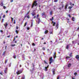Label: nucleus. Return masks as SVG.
Here are the masks:
<instances>
[{
    "instance_id": "obj_22",
    "label": "nucleus",
    "mask_w": 79,
    "mask_h": 79,
    "mask_svg": "<svg viewBox=\"0 0 79 79\" xmlns=\"http://www.w3.org/2000/svg\"><path fill=\"white\" fill-rule=\"evenodd\" d=\"M27 18H28V19H29V18H30V16H29V15H28L27 16Z\"/></svg>"
},
{
    "instance_id": "obj_28",
    "label": "nucleus",
    "mask_w": 79,
    "mask_h": 79,
    "mask_svg": "<svg viewBox=\"0 0 79 79\" xmlns=\"http://www.w3.org/2000/svg\"><path fill=\"white\" fill-rule=\"evenodd\" d=\"M45 71H48V69H47V67H45Z\"/></svg>"
},
{
    "instance_id": "obj_38",
    "label": "nucleus",
    "mask_w": 79,
    "mask_h": 79,
    "mask_svg": "<svg viewBox=\"0 0 79 79\" xmlns=\"http://www.w3.org/2000/svg\"><path fill=\"white\" fill-rule=\"evenodd\" d=\"M15 32L16 34H18V30H16Z\"/></svg>"
},
{
    "instance_id": "obj_51",
    "label": "nucleus",
    "mask_w": 79,
    "mask_h": 79,
    "mask_svg": "<svg viewBox=\"0 0 79 79\" xmlns=\"http://www.w3.org/2000/svg\"><path fill=\"white\" fill-rule=\"evenodd\" d=\"M60 79V77L58 76L57 78V79Z\"/></svg>"
},
{
    "instance_id": "obj_53",
    "label": "nucleus",
    "mask_w": 79,
    "mask_h": 79,
    "mask_svg": "<svg viewBox=\"0 0 79 79\" xmlns=\"http://www.w3.org/2000/svg\"><path fill=\"white\" fill-rule=\"evenodd\" d=\"M50 34H53V32L52 31H51L50 32Z\"/></svg>"
},
{
    "instance_id": "obj_61",
    "label": "nucleus",
    "mask_w": 79,
    "mask_h": 79,
    "mask_svg": "<svg viewBox=\"0 0 79 79\" xmlns=\"http://www.w3.org/2000/svg\"><path fill=\"white\" fill-rule=\"evenodd\" d=\"M7 37H8L9 38V37H10V35L7 36Z\"/></svg>"
},
{
    "instance_id": "obj_3",
    "label": "nucleus",
    "mask_w": 79,
    "mask_h": 79,
    "mask_svg": "<svg viewBox=\"0 0 79 79\" xmlns=\"http://www.w3.org/2000/svg\"><path fill=\"white\" fill-rule=\"evenodd\" d=\"M50 62H49V64H51V63L53 62V59H52V57L49 58Z\"/></svg>"
},
{
    "instance_id": "obj_27",
    "label": "nucleus",
    "mask_w": 79,
    "mask_h": 79,
    "mask_svg": "<svg viewBox=\"0 0 79 79\" xmlns=\"http://www.w3.org/2000/svg\"><path fill=\"white\" fill-rule=\"evenodd\" d=\"M68 58H70V57L69 56H67L66 57V59H67V60L68 59Z\"/></svg>"
},
{
    "instance_id": "obj_29",
    "label": "nucleus",
    "mask_w": 79,
    "mask_h": 79,
    "mask_svg": "<svg viewBox=\"0 0 79 79\" xmlns=\"http://www.w3.org/2000/svg\"><path fill=\"white\" fill-rule=\"evenodd\" d=\"M15 45H15V44H11V47H14V46H15Z\"/></svg>"
},
{
    "instance_id": "obj_18",
    "label": "nucleus",
    "mask_w": 79,
    "mask_h": 79,
    "mask_svg": "<svg viewBox=\"0 0 79 79\" xmlns=\"http://www.w3.org/2000/svg\"><path fill=\"white\" fill-rule=\"evenodd\" d=\"M53 19H54V18H53V17H52V19H50V21H52V20H53Z\"/></svg>"
},
{
    "instance_id": "obj_15",
    "label": "nucleus",
    "mask_w": 79,
    "mask_h": 79,
    "mask_svg": "<svg viewBox=\"0 0 79 79\" xmlns=\"http://www.w3.org/2000/svg\"><path fill=\"white\" fill-rule=\"evenodd\" d=\"M69 56L70 57H73V53H71L69 55Z\"/></svg>"
},
{
    "instance_id": "obj_8",
    "label": "nucleus",
    "mask_w": 79,
    "mask_h": 79,
    "mask_svg": "<svg viewBox=\"0 0 79 79\" xmlns=\"http://www.w3.org/2000/svg\"><path fill=\"white\" fill-rule=\"evenodd\" d=\"M71 66V64L69 63L68 65V68H70Z\"/></svg>"
},
{
    "instance_id": "obj_41",
    "label": "nucleus",
    "mask_w": 79,
    "mask_h": 79,
    "mask_svg": "<svg viewBox=\"0 0 79 79\" xmlns=\"http://www.w3.org/2000/svg\"><path fill=\"white\" fill-rule=\"evenodd\" d=\"M14 21V24H16V20L15 19Z\"/></svg>"
},
{
    "instance_id": "obj_63",
    "label": "nucleus",
    "mask_w": 79,
    "mask_h": 79,
    "mask_svg": "<svg viewBox=\"0 0 79 79\" xmlns=\"http://www.w3.org/2000/svg\"><path fill=\"white\" fill-rule=\"evenodd\" d=\"M0 74H1V75H3V74H2V73H0Z\"/></svg>"
},
{
    "instance_id": "obj_4",
    "label": "nucleus",
    "mask_w": 79,
    "mask_h": 79,
    "mask_svg": "<svg viewBox=\"0 0 79 79\" xmlns=\"http://www.w3.org/2000/svg\"><path fill=\"white\" fill-rule=\"evenodd\" d=\"M56 52H54V55H53V57L54 59H55V58H56Z\"/></svg>"
},
{
    "instance_id": "obj_5",
    "label": "nucleus",
    "mask_w": 79,
    "mask_h": 79,
    "mask_svg": "<svg viewBox=\"0 0 79 79\" xmlns=\"http://www.w3.org/2000/svg\"><path fill=\"white\" fill-rule=\"evenodd\" d=\"M7 71H8V68H6L5 69V70H4V73L5 74L7 73Z\"/></svg>"
},
{
    "instance_id": "obj_52",
    "label": "nucleus",
    "mask_w": 79,
    "mask_h": 79,
    "mask_svg": "<svg viewBox=\"0 0 79 79\" xmlns=\"http://www.w3.org/2000/svg\"><path fill=\"white\" fill-rule=\"evenodd\" d=\"M11 64H9V67H11Z\"/></svg>"
},
{
    "instance_id": "obj_24",
    "label": "nucleus",
    "mask_w": 79,
    "mask_h": 79,
    "mask_svg": "<svg viewBox=\"0 0 79 79\" xmlns=\"http://www.w3.org/2000/svg\"><path fill=\"white\" fill-rule=\"evenodd\" d=\"M72 21H74V17H73L72 18Z\"/></svg>"
},
{
    "instance_id": "obj_25",
    "label": "nucleus",
    "mask_w": 79,
    "mask_h": 79,
    "mask_svg": "<svg viewBox=\"0 0 79 79\" xmlns=\"http://www.w3.org/2000/svg\"><path fill=\"white\" fill-rule=\"evenodd\" d=\"M77 73H74V75L75 76H76V75H77Z\"/></svg>"
},
{
    "instance_id": "obj_39",
    "label": "nucleus",
    "mask_w": 79,
    "mask_h": 79,
    "mask_svg": "<svg viewBox=\"0 0 79 79\" xmlns=\"http://www.w3.org/2000/svg\"><path fill=\"white\" fill-rule=\"evenodd\" d=\"M42 50H45V48L43 47L42 48Z\"/></svg>"
},
{
    "instance_id": "obj_60",
    "label": "nucleus",
    "mask_w": 79,
    "mask_h": 79,
    "mask_svg": "<svg viewBox=\"0 0 79 79\" xmlns=\"http://www.w3.org/2000/svg\"><path fill=\"white\" fill-rule=\"evenodd\" d=\"M13 2V0H10V2Z\"/></svg>"
},
{
    "instance_id": "obj_62",
    "label": "nucleus",
    "mask_w": 79,
    "mask_h": 79,
    "mask_svg": "<svg viewBox=\"0 0 79 79\" xmlns=\"http://www.w3.org/2000/svg\"><path fill=\"white\" fill-rule=\"evenodd\" d=\"M0 32H3V31L2 30H0Z\"/></svg>"
},
{
    "instance_id": "obj_32",
    "label": "nucleus",
    "mask_w": 79,
    "mask_h": 79,
    "mask_svg": "<svg viewBox=\"0 0 79 79\" xmlns=\"http://www.w3.org/2000/svg\"><path fill=\"white\" fill-rule=\"evenodd\" d=\"M27 25V22H26L25 23L24 27H25V26H26Z\"/></svg>"
},
{
    "instance_id": "obj_48",
    "label": "nucleus",
    "mask_w": 79,
    "mask_h": 79,
    "mask_svg": "<svg viewBox=\"0 0 79 79\" xmlns=\"http://www.w3.org/2000/svg\"><path fill=\"white\" fill-rule=\"evenodd\" d=\"M30 29V27H27V30H29V29Z\"/></svg>"
},
{
    "instance_id": "obj_14",
    "label": "nucleus",
    "mask_w": 79,
    "mask_h": 79,
    "mask_svg": "<svg viewBox=\"0 0 79 79\" xmlns=\"http://www.w3.org/2000/svg\"><path fill=\"white\" fill-rule=\"evenodd\" d=\"M39 14H38L37 16H36V19H39Z\"/></svg>"
},
{
    "instance_id": "obj_34",
    "label": "nucleus",
    "mask_w": 79,
    "mask_h": 79,
    "mask_svg": "<svg viewBox=\"0 0 79 79\" xmlns=\"http://www.w3.org/2000/svg\"><path fill=\"white\" fill-rule=\"evenodd\" d=\"M44 63H45V64H48V63H47V62H46V60H44Z\"/></svg>"
},
{
    "instance_id": "obj_36",
    "label": "nucleus",
    "mask_w": 79,
    "mask_h": 79,
    "mask_svg": "<svg viewBox=\"0 0 79 79\" xmlns=\"http://www.w3.org/2000/svg\"><path fill=\"white\" fill-rule=\"evenodd\" d=\"M68 16H69V18H71V16L70 14H69L68 15Z\"/></svg>"
},
{
    "instance_id": "obj_59",
    "label": "nucleus",
    "mask_w": 79,
    "mask_h": 79,
    "mask_svg": "<svg viewBox=\"0 0 79 79\" xmlns=\"http://www.w3.org/2000/svg\"><path fill=\"white\" fill-rule=\"evenodd\" d=\"M35 51H36V49L35 48L33 52H35Z\"/></svg>"
},
{
    "instance_id": "obj_42",
    "label": "nucleus",
    "mask_w": 79,
    "mask_h": 79,
    "mask_svg": "<svg viewBox=\"0 0 79 79\" xmlns=\"http://www.w3.org/2000/svg\"><path fill=\"white\" fill-rule=\"evenodd\" d=\"M58 0H54V2H57Z\"/></svg>"
},
{
    "instance_id": "obj_33",
    "label": "nucleus",
    "mask_w": 79,
    "mask_h": 79,
    "mask_svg": "<svg viewBox=\"0 0 79 79\" xmlns=\"http://www.w3.org/2000/svg\"><path fill=\"white\" fill-rule=\"evenodd\" d=\"M33 26V23L32 22H31V27H32Z\"/></svg>"
},
{
    "instance_id": "obj_58",
    "label": "nucleus",
    "mask_w": 79,
    "mask_h": 79,
    "mask_svg": "<svg viewBox=\"0 0 79 79\" xmlns=\"http://www.w3.org/2000/svg\"><path fill=\"white\" fill-rule=\"evenodd\" d=\"M21 79H24V77H22Z\"/></svg>"
},
{
    "instance_id": "obj_45",
    "label": "nucleus",
    "mask_w": 79,
    "mask_h": 79,
    "mask_svg": "<svg viewBox=\"0 0 79 79\" xmlns=\"http://www.w3.org/2000/svg\"><path fill=\"white\" fill-rule=\"evenodd\" d=\"M16 56H13L14 58L15 59V58H16Z\"/></svg>"
},
{
    "instance_id": "obj_13",
    "label": "nucleus",
    "mask_w": 79,
    "mask_h": 79,
    "mask_svg": "<svg viewBox=\"0 0 79 79\" xmlns=\"http://www.w3.org/2000/svg\"><path fill=\"white\" fill-rule=\"evenodd\" d=\"M66 49H69V45H67L66 47Z\"/></svg>"
},
{
    "instance_id": "obj_12",
    "label": "nucleus",
    "mask_w": 79,
    "mask_h": 79,
    "mask_svg": "<svg viewBox=\"0 0 79 79\" xmlns=\"http://www.w3.org/2000/svg\"><path fill=\"white\" fill-rule=\"evenodd\" d=\"M48 30H46L44 32V34H47L48 33Z\"/></svg>"
},
{
    "instance_id": "obj_40",
    "label": "nucleus",
    "mask_w": 79,
    "mask_h": 79,
    "mask_svg": "<svg viewBox=\"0 0 79 79\" xmlns=\"http://www.w3.org/2000/svg\"><path fill=\"white\" fill-rule=\"evenodd\" d=\"M2 22L3 23V21H4V19H2Z\"/></svg>"
},
{
    "instance_id": "obj_47",
    "label": "nucleus",
    "mask_w": 79,
    "mask_h": 79,
    "mask_svg": "<svg viewBox=\"0 0 79 79\" xmlns=\"http://www.w3.org/2000/svg\"><path fill=\"white\" fill-rule=\"evenodd\" d=\"M69 4H70V5H71H71H72V2H70L69 3Z\"/></svg>"
},
{
    "instance_id": "obj_11",
    "label": "nucleus",
    "mask_w": 79,
    "mask_h": 79,
    "mask_svg": "<svg viewBox=\"0 0 79 79\" xmlns=\"http://www.w3.org/2000/svg\"><path fill=\"white\" fill-rule=\"evenodd\" d=\"M31 15H32V16H35V15H36V14H35V12H33L31 14Z\"/></svg>"
},
{
    "instance_id": "obj_35",
    "label": "nucleus",
    "mask_w": 79,
    "mask_h": 79,
    "mask_svg": "<svg viewBox=\"0 0 79 79\" xmlns=\"http://www.w3.org/2000/svg\"><path fill=\"white\" fill-rule=\"evenodd\" d=\"M29 11L26 13V15H29Z\"/></svg>"
},
{
    "instance_id": "obj_64",
    "label": "nucleus",
    "mask_w": 79,
    "mask_h": 79,
    "mask_svg": "<svg viewBox=\"0 0 79 79\" xmlns=\"http://www.w3.org/2000/svg\"><path fill=\"white\" fill-rule=\"evenodd\" d=\"M43 44H46V42H44Z\"/></svg>"
},
{
    "instance_id": "obj_46",
    "label": "nucleus",
    "mask_w": 79,
    "mask_h": 79,
    "mask_svg": "<svg viewBox=\"0 0 79 79\" xmlns=\"http://www.w3.org/2000/svg\"><path fill=\"white\" fill-rule=\"evenodd\" d=\"M6 6H3V8H4V9H6Z\"/></svg>"
},
{
    "instance_id": "obj_9",
    "label": "nucleus",
    "mask_w": 79,
    "mask_h": 79,
    "mask_svg": "<svg viewBox=\"0 0 79 79\" xmlns=\"http://www.w3.org/2000/svg\"><path fill=\"white\" fill-rule=\"evenodd\" d=\"M37 19L38 20V24H39L40 22V19L39 18V19Z\"/></svg>"
},
{
    "instance_id": "obj_43",
    "label": "nucleus",
    "mask_w": 79,
    "mask_h": 79,
    "mask_svg": "<svg viewBox=\"0 0 79 79\" xmlns=\"http://www.w3.org/2000/svg\"><path fill=\"white\" fill-rule=\"evenodd\" d=\"M50 42H51L50 43L51 44H52V43H53L52 41H50Z\"/></svg>"
},
{
    "instance_id": "obj_44",
    "label": "nucleus",
    "mask_w": 79,
    "mask_h": 79,
    "mask_svg": "<svg viewBox=\"0 0 79 79\" xmlns=\"http://www.w3.org/2000/svg\"><path fill=\"white\" fill-rule=\"evenodd\" d=\"M71 8H72V7H71V6H69V9H71Z\"/></svg>"
},
{
    "instance_id": "obj_56",
    "label": "nucleus",
    "mask_w": 79,
    "mask_h": 79,
    "mask_svg": "<svg viewBox=\"0 0 79 79\" xmlns=\"http://www.w3.org/2000/svg\"><path fill=\"white\" fill-rule=\"evenodd\" d=\"M16 29H18V27L17 26L16 27Z\"/></svg>"
},
{
    "instance_id": "obj_16",
    "label": "nucleus",
    "mask_w": 79,
    "mask_h": 79,
    "mask_svg": "<svg viewBox=\"0 0 79 79\" xmlns=\"http://www.w3.org/2000/svg\"><path fill=\"white\" fill-rule=\"evenodd\" d=\"M5 54H6V51H4L2 54V55H3V56H5Z\"/></svg>"
},
{
    "instance_id": "obj_19",
    "label": "nucleus",
    "mask_w": 79,
    "mask_h": 79,
    "mask_svg": "<svg viewBox=\"0 0 79 79\" xmlns=\"http://www.w3.org/2000/svg\"><path fill=\"white\" fill-rule=\"evenodd\" d=\"M0 5L1 6H3V2H2Z\"/></svg>"
},
{
    "instance_id": "obj_20",
    "label": "nucleus",
    "mask_w": 79,
    "mask_h": 79,
    "mask_svg": "<svg viewBox=\"0 0 79 79\" xmlns=\"http://www.w3.org/2000/svg\"><path fill=\"white\" fill-rule=\"evenodd\" d=\"M68 6V5L66 4V5L65 6V10H66V9H67V6Z\"/></svg>"
},
{
    "instance_id": "obj_54",
    "label": "nucleus",
    "mask_w": 79,
    "mask_h": 79,
    "mask_svg": "<svg viewBox=\"0 0 79 79\" xmlns=\"http://www.w3.org/2000/svg\"><path fill=\"white\" fill-rule=\"evenodd\" d=\"M33 18H34V19H35V18H36V16H34L33 17Z\"/></svg>"
},
{
    "instance_id": "obj_31",
    "label": "nucleus",
    "mask_w": 79,
    "mask_h": 79,
    "mask_svg": "<svg viewBox=\"0 0 79 79\" xmlns=\"http://www.w3.org/2000/svg\"><path fill=\"white\" fill-rule=\"evenodd\" d=\"M64 5L63 4H62L61 5L62 8H63V7H64Z\"/></svg>"
},
{
    "instance_id": "obj_57",
    "label": "nucleus",
    "mask_w": 79,
    "mask_h": 79,
    "mask_svg": "<svg viewBox=\"0 0 79 79\" xmlns=\"http://www.w3.org/2000/svg\"><path fill=\"white\" fill-rule=\"evenodd\" d=\"M6 13H8V10L6 11Z\"/></svg>"
},
{
    "instance_id": "obj_23",
    "label": "nucleus",
    "mask_w": 79,
    "mask_h": 79,
    "mask_svg": "<svg viewBox=\"0 0 79 79\" xmlns=\"http://www.w3.org/2000/svg\"><path fill=\"white\" fill-rule=\"evenodd\" d=\"M8 60H5V63L6 64V63H7V61H8Z\"/></svg>"
},
{
    "instance_id": "obj_1",
    "label": "nucleus",
    "mask_w": 79,
    "mask_h": 79,
    "mask_svg": "<svg viewBox=\"0 0 79 79\" xmlns=\"http://www.w3.org/2000/svg\"><path fill=\"white\" fill-rule=\"evenodd\" d=\"M37 1L35 0L34 1L33 3H32L31 5V8H34V6H37Z\"/></svg>"
},
{
    "instance_id": "obj_2",
    "label": "nucleus",
    "mask_w": 79,
    "mask_h": 79,
    "mask_svg": "<svg viewBox=\"0 0 79 79\" xmlns=\"http://www.w3.org/2000/svg\"><path fill=\"white\" fill-rule=\"evenodd\" d=\"M23 70H19L16 72V73L17 74H21V73H23Z\"/></svg>"
},
{
    "instance_id": "obj_55",
    "label": "nucleus",
    "mask_w": 79,
    "mask_h": 79,
    "mask_svg": "<svg viewBox=\"0 0 79 79\" xmlns=\"http://www.w3.org/2000/svg\"><path fill=\"white\" fill-rule=\"evenodd\" d=\"M11 19H12V22H13V18H11Z\"/></svg>"
},
{
    "instance_id": "obj_37",
    "label": "nucleus",
    "mask_w": 79,
    "mask_h": 79,
    "mask_svg": "<svg viewBox=\"0 0 79 79\" xmlns=\"http://www.w3.org/2000/svg\"><path fill=\"white\" fill-rule=\"evenodd\" d=\"M6 16V15H4L3 16V18H5Z\"/></svg>"
},
{
    "instance_id": "obj_26",
    "label": "nucleus",
    "mask_w": 79,
    "mask_h": 79,
    "mask_svg": "<svg viewBox=\"0 0 79 79\" xmlns=\"http://www.w3.org/2000/svg\"><path fill=\"white\" fill-rule=\"evenodd\" d=\"M42 16H44L45 15V12H43V13H42Z\"/></svg>"
},
{
    "instance_id": "obj_50",
    "label": "nucleus",
    "mask_w": 79,
    "mask_h": 79,
    "mask_svg": "<svg viewBox=\"0 0 79 79\" xmlns=\"http://www.w3.org/2000/svg\"><path fill=\"white\" fill-rule=\"evenodd\" d=\"M32 45H33V46H35V44H34V43H33L32 44Z\"/></svg>"
},
{
    "instance_id": "obj_6",
    "label": "nucleus",
    "mask_w": 79,
    "mask_h": 79,
    "mask_svg": "<svg viewBox=\"0 0 79 79\" xmlns=\"http://www.w3.org/2000/svg\"><path fill=\"white\" fill-rule=\"evenodd\" d=\"M5 27L6 29V27H7V26H8V23H6L5 24H4Z\"/></svg>"
},
{
    "instance_id": "obj_10",
    "label": "nucleus",
    "mask_w": 79,
    "mask_h": 79,
    "mask_svg": "<svg viewBox=\"0 0 79 79\" xmlns=\"http://www.w3.org/2000/svg\"><path fill=\"white\" fill-rule=\"evenodd\" d=\"M58 26H59V24H58V23H57L56 25V27L57 29H58Z\"/></svg>"
},
{
    "instance_id": "obj_7",
    "label": "nucleus",
    "mask_w": 79,
    "mask_h": 79,
    "mask_svg": "<svg viewBox=\"0 0 79 79\" xmlns=\"http://www.w3.org/2000/svg\"><path fill=\"white\" fill-rule=\"evenodd\" d=\"M76 58L77 59V60H78L79 59V55H77L76 56Z\"/></svg>"
},
{
    "instance_id": "obj_49",
    "label": "nucleus",
    "mask_w": 79,
    "mask_h": 79,
    "mask_svg": "<svg viewBox=\"0 0 79 79\" xmlns=\"http://www.w3.org/2000/svg\"><path fill=\"white\" fill-rule=\"evenodd\" d=\"M15 37H15V36L14 37L13 41H15V39H15Z\"/></svg>"
},
{
    "instance_id": "obj_21",
    "label": "nucleus",
    "mask_w": 79,
    "mask_h": 79,
    "mask_svg": "<svg viewBox=\"0 0 79 79\" xmlns=\"http://www.w3.org/2000/svg\"><path fill=\"white\" fill-rule=\"evenodd\" d=\"M50 15H52L53 14V11H51L50 12Z\"/></svg>"
},
{
    "instance_id": "obj_17",
    "label": "nucleus",
    "mask_w": 79,
    "mask_h": 79,
    "mask_svg": "<svg viewBox=\"0 0 79 79\" xmlns=\"http://www.w3.org/2000/svg\"><path fill=\"white\" fill-rule=\"evenodd\" d=\"M52 74L54 75L55 74V69H53V71L52 72Z\"/></svg>"
},
{
    "instance_id": "obj_30",
    "label": "nucleus",
    "mask_w": 79,
    "mask_h": 79,
    "mask_svg": "<svg viewBox=\"0 0 79 79\" xmlns=\"http://www.w3.org/2000/svg\"><path fill=\"white\" fill-rule=\"evenodd\" d=\"M53 26H55V24H56V23L54 22V23H53Z\"/></svg>"
}]
</instances>
